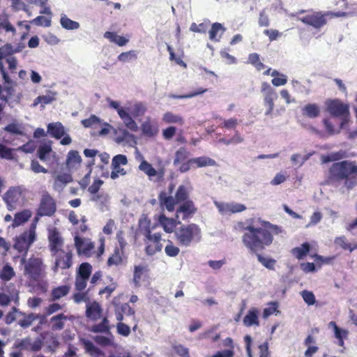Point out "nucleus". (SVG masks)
Returning <instances> with one entry per match:
<instances>
[{
	"label": "nucleus",
	"mask_w": 357,
	"mask_h": 357,
	"mask_svg": "<svg viewBox=\"0 0 357 357\" xmlns=\"http://www.w3.org/2000/svg\"><path fill=\"white\" fill-rule=\"evenodd\" d=\"M56 211V200L47 191H43L36 209L34 221L38 222L41 217L53 216Z\"/></svg>",
	"instance_id": "39448f33"
},
{
	"label": "nucleus",
	"mask_w": 357,
	"mask_h": 357,
	"mask_svg": "<svg viewBox=\"0 0 357 357\" xmlns=\"http://www.w3.org/2000/svg\"><path fill=\"white\" fill-rule=\"evenodd\" d=\"M132 59H137V54L135 50L122 52L118 56V60L122 62H127Z\"/></svg>",
	"instance_id": "e2e57ef3"
},
{
	"label": "nucleus",
	"mask_w": 357,
	"mask_h": 357,
	"mask_svg": "<svg viewBox=\"0 0 357 357\" xmlns=\"http://www.w3.org/2000/svg\"><path fill=\"white\" fill-rule=\"evenodd\" d=\"M47 133L57 139H61L65 135V128L61 123H50L47 125Z\"/></svg>",
	"instance_id": "f3484780"
},
{
	"label": "nucleus",
	"mask_w": 357,
	"mask_h": 357,
	"mask_svg": "<svg viewBox=\"0 0 357 357\" xmlns=\"http://www.w3.org/2000/svg\"><path fill=\"white\" fill-rule=\"evenodd\" d=\"M102 309L98 303L94 301L86 305V316L93 320H97L100 318Z\"/></svg>",
	"instance_id": "412c9836"
},
{
	"label": "nucleus",
	"mask_w": 357,
	"mask_h": 357,
	"mask_svg": "<svg viewBox=\"0 0 357 357\" xmlns=\"http://www.w3.org/2000/svg\"><path fill=\"white\" fill-rule=\"evenodd\" d=\"M109 330V321L107 318H104L100 324L92 326L90 331L93 333H108Z\"/></svg>",
	"instance_id": "c9c22d12"
},
{
	"label": "nucleus",
	"mask_w": 357,
	"mask_h": 357,
	"mask_svg": "<svg viewBox=\"0 0 357 357\" xmlns=\"http://www.w3.org/2000/svg\"><path fill=\"white\" fill-rule=\"evenodd\" d=\"M174 350L181 357H190L189 349L182 344L174 346Z\"/></svg>",
	"instance_id": "338daca9"
},
{
	"label": "nucleus",
	"mask_w": 357,
	"mask_h": 357,
	"mask_svg": "<svg viewBox=\"0 0 357 357\" xmlns=\"http://www.w3.org/2000/svg\"><path fill=\"white\" fill-rule=\"evenodd\" d=\"M159 222L162 226L164 230L167 233H172L174 230H176V226L177 224H181L179 220H176L174 218H167L164 215H161L159 217Z\"/></svg>",
	"instance_id": "6ab92c4d"
},
{
	"label": "nucleus",
	"mask_w": 357,
	"mask_h": 357,
	"mask_svg": "<svg viewBox=\"0 0 357 357\" xmlns=\"http://www.w3.org/2000/svg\"><path fill=\"white\" fill-rule=\"evenodd\" d=\"M165 252L169 257H176L178 255L180 250L178 247L174 246L172 242H169L165 248Z\"/></svg>",
	"instance_id": "0e129e2a"
},
{
	"label": "nucleus",
	"mask_w": 357,
	"mask_h": 357,
	"mask_svg": "<svg viewBox=\"0 0 357 357\" xmlns=\"http://www.w3.org/2000/svg\"><path fill=\"white\" fill-rule=\"evenodd\" d=\"M100 122V119L96 115H91L89 118L84 119L81 121L82 124L85 128H91L93 126L98 124Z\"/></svg>",
	"instance_id": "774afa93"
},
{
	"label": "nucleus",
	"mask_w": 357,
	"mask_h": 357,
	"mask_svg": "<svg viewBox=\"0 0 357 357\" xmlns=\"http://www.w3.org/2000/svg\"><path fill=\"white\" fill-rule=\"evenodd\" d=\"M220 31H222V33H223V32L225 31V29L220 23H213L211 26V30L209 31V38L211 40L218 41L219 39H216V35Z\"/></svg>",
	"instance_id": "09e8293b"
},
{
	"label": "nucleus",
	"mask_w": 357,
	"mask_h": 357,
	"mask_svg": "<svg viewBox=\"0 0 357 357\" xmlns=\"http://www.w3.org/2000/svg\"><path fill=\"white\" fill-rule=\"evenodd\" d=\"M310 245L305 242L301 247H296L292 249V254L294 255L298 259H303L310 252Z\"/></svg>",
	"instance_id": "2f4dec72"
},
{
	"label": "nucleus",
	"mask_w": 357,
	"mask_h": 357,
	"mask_svg": "<svg viewBox=\"0 0 357 357\" xmlns=\"http://www.w3.org/2000/svg\"><path fill=\"white\" fill-rule=\"evenodd\" d=\"M128 109L129 108H127L124 112H121L119 116L128 130L137 132L139 129L138 126L133 119L132 115L128 112Z\"/></svg>",
	"instance_id": "4468645a"
},
{
	"label": "nucleus",
	"mask_w": 357,
	"mask_h": 357,
	"mask_svg": "<svg viewBox=\"0 0 357 357\" xmlns=\"http://www.w3.org/2000/svg\"><path fill=\"white\" fill-rule=\"evenodd\" d=\"M20 49H14L11 44H6L3 47H0V61L7 56L20 52Z\"/></svg>",
	"instance_id": "58836bf2"
},
{
	"label": "nucleus",
	"mask_w": 357,
	"mask_h": 357,
	"mask_svg": "<svg viewBox=\"0 0 357 357\" xmlns=\"http://www.w3.org/2000/svg\"><path fill=\"white\" fill-rule=\"evenodd\" d=\"M261 91L264 95V105L266 107V116H271L274 109V100L278 98L276 91L268 83L261 84Z\"/></svg>",
	"instance_id": "0eeeda50"
},
{
	"label": "nucleus",
	"mask_w": 357,
	"mask_h": 357,
	"mask_svg": "<svg viewBox=\"0 0 357 357\" xmlns=\"http://www.w3.org/2000/svg\"><path fill=\"white\" fill-rule=\"evenodd\" d=\"M162 245L161 243H151L146 246L145 251L148 255H153L156 252L161 251Z\"/></svg>",
	"instance_id": "680f3d73"
},
{
	"label": "nucleus",
	"mask_w": 357,
	"mask_h": 357,
	"mask_svg": "<svg viewBox=\"0 0 357 357\" xmlns=\"http://www.w3.org/2000/svg\"><path fill=\"white\" fill-rule=\"evenodd\" d=\"M214 205L222 215L241 213L246 210L244 204L236 202H220L214 201Z\"/></svg>",
	"instance_id": "1a4fd4ad"
},
{
	"label": "nucleus",
	"mask_w": 357,
	"mask_h": 357,
	"mask_svg": "<svg viewBox=\"0 0 357 357\" xmlns=\"http://www.w3.org/2000/svg\"><path fill=\"white\" fill-rule=\"evenodd\" d=\"M122 261V258L120 255V253H119V249L116 248L114 249V254L110 257H109L108 260H107V265L111 266H113V265H119L121 263Z\"/></svg>",
	"instance_id": "6e6d98bb"
},
{
	"label": "nucleus",
	"mask_w": 357,
	"mask_h": 357,
	"mask_svg": "<svg viewBox=\"0 0 357 357\" xmlns=\"http://www.w3.org/2000/svg\"><path fill=\"white\" fill-rule=\"evenodd\" d=\"M303 112L307 117L314 119L319 115L320 109L317 105L309 103L303 108Z\"/></svg>",
	"instance_id": "c756f323"
},
{
	"label": "nucleus",
	"mask_w": 357,
	"mask_h": 357,
	"mask_svg": "<svg viewBox=\"0 0 357 357\" xmlns=\"http://www.w3.org/2000/svg\"><path fill=\"white\" fill-rule=\"evenodd\" d=\"M31 211L28 209H25L15 213L13 221V226L18 227L22 225L23 223L29 220V219L31 217Z\"/></svg>",
	"instance_id": "5701e85b"
},
{
	"label": "nucleus",
	"mask_w": 357,
	"mask_h": 357,
	"mask_svg": "<svg viewBox=\"0 0 357 357\" xmlns=\"http://www.w3.org/2000/svg\"><path fill=\"white\" fill-rule=\"evenodd\" d=\"M75 245L79 255H87L94 248L91 242L86 241L78 236L75 237Z\"/></svg>",
	"instance_id": "dca6fc26"
},
{
	"label": "nucleus",
	"mask_w": 357,
	"mask_h": 357,
	"mask_svg": "<svg viewBox=\"0 0 357 357\" xmlns=\"http://www.w3.org/2000/svg\"><path fill=\"white\" fill-rule=\"evenodd\" d=\"M197 208L192 200H188L179 206L176 209V219L181 218L182 220H187L191 218L196 212Z\"/></svg>",
	"instance_id": "9b49d317"
},
{
	"label": "nucleus",
	"mask_w": 357,
	"mask_h": 357,
	"mask_svg": "<svg viewBox=\"0 0 357 357\" xmlns=\"http://www.w3.org/2000/svg\"><path fill=\"white\" fill-rule=\"evenodd\" d=\"M15 275L13 268L8 264L3 266L0 275V278L5 281L10 280Z\"/></svg>",
	"instance_id": "5fc2aeb1"
},
{
	"label": "nucleus",
	"mask_w": 357,
	"mask_h": 357,
	"mask_svg": "<svg viewBox=\"0 0 357 357\" xmlns=\"http://www.w3.org/2000/svg\"><path fill=\"white\" fill-rule=\"evenodd\" d=\"M312 155V153H307L301 156L299 153H294L291 156V160L294 164L299 163V167H301Z\"/></svg>",
	"instance_id": "13d9d810"
},
{
	"label": "nucleus",
	"mask_w": 357,
	"mask_h": 357,
	"mask_svg": "<svg viewBox=\"0 0 357 357\" xmlns=\"http://www.w3.org/2000/svg\"><path fill=\"white\" fill-rule=\"evenodd\" d=\"M52 151V145L51 142L45 143L39 146L37 155L39 159L42 161H45L47 159V155Z\"/></svg>",
	"instance_id": "f704fd0d"
},
{
	"label": "nucleus",
	"mask_w": 357,
	"mask_h": 357,
	"mask_svg": "<svg viewBox=\"0 0 357 357\" xmlns=\"http://www.w3.org/2000/svg\"><path fill=\"white\" fill-rule=\"evenodd\" d=\"M53 255L56 257L54 266L52 267L54 273H56L59 268L67 269L72 266L73 254L70 250L66 252L61 250L56 254L53 253Z\"/></svg>",
	"instance_id": "6e6552de"
},
{
	"label": "nucleus",
	"mask_w": 357,
	"mask_h": 357,
	"mask_svg": "<svg viewBox=\"0 0 357 357\" xmlns=\"http://www.w3.org/2000/svg\"><path fill=\"white\" fill-rule=\"evenodd\" d=\"M301 295L303 299V301L308 305H312L316 302V298L314 294L311 291L303 290L301 292Z\"/></svg>",
	"instance_id": "4d7b16f0"
},
{
	"label": "nucleus",
	"mask_w": 357,
	"mask_h": 357,
	"mask_svg": "<svg viewBox=\"0 0 357 357\" xmlns=\"http://www.w3.org/2000/svg\"><path fill=\"white\" fill-rule=\"evenodd\" d=\"M162 121L166 123L177 124L179 126H183L185 123V120L183 116L170 112H167L164 114Z\"/></svg>",
	"instance_id": "393cba45"
},
{
	"label": "nucleus",
	"mask_w": 357,
	"mask_h": 357,
	"mask_svg": "<svg viewBox=\"0 0 357 357\" xmlns=\"http://www.w3.org/2000/svg\"><path fill=\"white\" fill-rule=\"evenodd\" d=\"M158 198L161 206H165L169 211H174V206L178 204L175 197L167 196L165 192H161Z\"/></svg>",
	"instance_id": "aec40b11"
},
{
	"label": "nucleus",
	"mask_w": 357,
	"mask_h": 357,
	"mask_svg": "<svg viewBox=\"0 0 357 357\" xmlns=\"http://www.w3.org/2000/svg\"><path fill=\"white\" fill-rule=\"evenodd\" d=\"M27 243H26V236L20 235L17 239L14 244V248L17 250L19 252L27 250L29 249Z\"/></svg>",
	"instance_id": "8fccbe9b"
},
{
	"label": "nucleus",
	"mask_w": 357,
	"mask_h": 357,
	"mask_svg": "<svg viewBox=\"0 0 357 357\" xmlns=\"http://www.w3.org/2000/svg\"><path fill=\"white\" fill-rule=\"evenodd\" d=\"M299 20L305 24L313 26L315 29H319L326 24V20L324 15L320 13L306 15L299 18Z\"/></svg>",
	"instance_id": "f8f14e48"
},
{
	"label": "nucleus",
	"mask_w": 357,
	"mask_h": 357,
	"mask_svg": "<svg viewBox=\"0 0 357 357\" xmlns=\"http://www.w3.org/2000/svg\"><path fill=\"white\" fill-rule=\"evenodd\" d=\"M93 340L98 344L101 346L111 345L112 343V339L110 337H105L103 335H96L93 337Z\"/></svg>",
	"instance_id": "69168bd1"
},
{
	"label": "nucleus",
	"mask_w": 357,
	"mask_h": 357,
	"mask_svg": "<svg viewBox=\"0 0 357 357\" xmlns=\"http://www.w3.org/2000/svg\"><path fill=\"white\" fill-rule=\"evenodd\" d=\"M262 225L263 227H258L250 224L243 228L242 242L251 253H257L270 245L273 240V235L282 232L280 227L268 222H263Z\"/></svg>",
	"instance_id": "f257e3e1"
},
{
	"label": "nucleus",
	"mask_w": 357,
	"mask_h": 357,
	"mask_svg": "<svg viewBox=\"0 0 357 357\" xmlns=\"http://www.w3.org/2000/svg\"><path fill=\"white\" fill-rule=\"evenodd\" d=\"M21 197V191L19 188L12 187L4 194L3 201L6 202L8 211H13L16 208V204Z\"/></svg>",
	"instance_id": "9d476101"
},
{
	"label": "nucleus",
	"mask_w": 357,
	"mask_h": 357,
	"mask_svg": "<svg viewBox=\"0 0 357 357\" xmlns=\"http://www.w3.org/2000/svg\"><path fill=\"white\" fill-rule=\"evenodd\" d=\"M82 162L81 156L77 151H70L67 155L66 163L69 167L79 164Z\"/></svg>",
	"instance_id": "4c0bfd02"
},
{
	"label": "nucleus",
	"mask_w": 357,
	"mask_h": 357,
	"mask_svg": "<svg viewBox=\"0 0 357 357\" xmlns=\"http://www.w3.org/2000/svg\"><path fill=\"white\" fill-rule=\"evenodd\" d=\"M139 169L149 176H155L157 174L156 170L149 162L144 160L140 163Z\"/></svg>",
	"instance_id": "37998d69"
},
{
	"label": "nucleus",
	"mask_w": 357,
	"mask_h": 357,
	"mask_svg": "<svg viewBox=\"0 0 357 357\" xmlns=\"http://www.w3.org/2000/svg\"><path fill=\"white\" fill-rule=\"evenodd\" d=\"M80 341L86 353H87L91 357H100L101 356H104V353L96 347L91 341L86 339H81Z\"/></svg>",
	"instance_id": "a211bd4d"
},
{
	"label": "nucleus",
	"mask_w": 357,
	"mask_h": 357,
	"mask_svg": "<svg viewBox=\"0 0 357 357\" xmlns=\"http://www.w3.org/2000/svg\"><path fill=\"white\" fill-rule=\"evenodd\" d=\"M69 291V287L66 285H62L54 288L52 291L51 296L52 300H58L61 297L68 294Z\"/></svg>",
	"instance_id": "e433bc0d"
},
{
	"label": "nucleus",
	"mask_w": 357,
	"mask_h": 357,
	"mask_svg": "<svg viewBox=\"0 0 357 357\" xmlns=\"http://www.w3.org/2000/svg\"><path fill=\"white\" fill-rule=\"evenodd\" d=\"M20 264L24 266V275L29 280L36 282L43 277L45 266L40 258L32 257L26 259L22 257Z\"/></svg>",
	"instance_id": "20e7f679"
},
{
	"label": "nucleus",
	"mask_w": 357,
	"mask_h": 357,
	"mask_svg": "<svg viewBox=\"0 0 357 357\" xmlns=\"http://www.w3.org/2000/svg\"><path fill=\"white\" fill-rule=\"evenodd\" d=\"M103 37L109 42L115 43L120 47L126 45L129 41L128 39L123 36H119L116 32L113 31H106Z\"/></svg>",
	"instance_id": "4be33fe9"
},
{
	"label": "nucleus",
	"mask_w": 357,
	"mask_h": 357,
	"mask_svg": "<svg viewBox=\"0 0 357 357\" xmlns=\"http://www.w3.org/2000/svg\"><path fill=\"white\" fill-rule=\"evenodd\" d=\"M114 133L116 136L114 141L118 144H122L123 142L128 143L131 140L135 141L134 135L130 133L126 129L124 128H119L114 129Z\"/></svg>",
	"instance_id": "2eb2a0df"
},
{
	"label": "nucleus",
	"mask_w": 357,
	"mask_h": 357,
	"mask_svg": "<svg viewBox=\"0 0 357 357\" xmlns=\"http://www.w3.org/2000/svg\"><path fill=\"white\" fill-rule=\"evenodd\" d=\"M57 93L53 91H47L45 95L40 96L41 99V107H44L45 105L52 103L56 100Z\"/></svg>",
	"instance_id": "49530a36"
},
{
	"label": "nucleus",
	"mask_w": 357,
	"mask_h": 357,
	"mask_svg": "<svg viewBox=\"0 0 357 357\" xmlns=\"http://www.w3.org/2000/svg\"><path fill=\"white\" fill-rule=\"evenodd\" d=\"M243 324L246 326H259L258 310L256 308L250 309L248 311L243 318Z\"/></svg>",
	"instance_id": "b1692460"
},
{
	"label": "nucleus",
	"mask_w": 357,
	"mask_h": 357,
	"mask_svg": "<svg viewBox=\"0 0 357 357\" xmlns=\"http://www.w3.org/2000/svg\"><path fill=\"white\" fill-rule=\"evenodd\" d=\"M31 23L37 26H43L49 27L51 26V20L44 16L40 15L31 21Z\"/></svg>",
	"instance_id": "bf43d9fd"
},
{
	"label": "nucleus",
	"mask_w": 357,
	"mask_h": 357,
	"mask_svg": "<svg viewBox=\"0 0 357 357\" xmlns=\"http://www.w3.org/2000/svg\"><path fill=\"white\" fill-rule=\"evenodd\" d=\"M189 197V190L188 187L183 185H181L178 186L176 194H175V199L176 202L178 203L185 202L186 201L190 200L188 199Z\"/></svg>",
	"instance_id": "7c9ffc66"
},
{
	"label": "nucleus",
	"mask_w": 357,
	"mask_h": 357,
	"mask_svg": "<svg viewBox=\"0 0 357 357\" xmlns=\"http://www.w3.org/2000/svg\"><path fill=\"white\" fill-rule=\"evenodd\" d=\"M142 133L149 137H153L158 132V129L153 127L149 121H146L142 124Z\"/></svg>",
	"instance_id": "a19ab883"
},
{
	"label": "nucleus",
	"mask_w": 357,
	"mask_h": 357,
	"mask_svg": "<svg viewBox=\"0 0 357 357\" xmlns=\"http://www.w3.org/2000/svg\"><path fill=\"white\" fill-rule=\"evenodd\" d=\"M128 163L127 157L125 155L119 154L112 158V167L114 169H120V165H125Z\"/></svg>",
	"instance_id": "c03bdc74"
},
{
	"label": "nucleus",
	"mask_w": 357,
	"mask_h": 357,
	"mask_svg": "<svg viewBox=\"0 0 357 357\" xmlns=\"http://www.w3.org/2000/svg\"><path fill=\"white\" fill-rule=\"evenodd\" d=\"M48 238L51 252L54 254L59 252L63 244V240L59 231L55 229L50 231Z\"/></svg>",
	"instance_id": "ddd939ff"
},
{
	"label": "nucleus",
	"mask_w": 357,
	"mask_h": 357,
	"mask_svg": "<svg viewBox=\"0 0 357 357\" xmlns=\"http://www.w3.org/2000/svg\"><path fill=\"white\" fill-rule=\"evenodd\" d=\"M190 156V152L184 147L179 148L175 153V158L174 160V165L176 166L178 164L185 162Z\"/></svg>",
	"instance_id": "473e14b6"
},
{
	"label": "nucleus",
	"mask_w": 357,
	"mask_h": 357,
	"mask_svg": "<svg viewBox=\"0 0 357 357\" xmlns=\"http://www.w3.org/2000/svg\"><path fill=\"white\" fill-rule=\"evenodd\" d=\"M354 175H357V165L355 162L348 160L335 162L329 169L328 181L334 184Z\"/></svg>",
	"instance_id": "f03ea898"
},
{
	"label": "nucleus",
	"mask_w": 357,
	"mask_h": 357,
	"mask_svg": "<svg viewBox=\"0 0 357 357\" xmlns=\"http://www.w3.org/2000/svg\"><path fill=\"white\" fill-rule=\"evenodd\" d=\"M20 315H24V313L19 311L18 309H17L15 307H13L10 312H9L6 317H5V322L6 324H11L17 318L16 314Z\"/></svg>",
	"instance_id": "052dcab7"
},
{
	"label": "nucleus",
	"mask_w": 357,
	"mask_h": 357,
	"mask_svg": "<svg viewBox=\"0 0 357 357\" xmlns=\"http://www.w3.org/2000/svg\"><path fill=\"white\" fill-rule=\"evenodd\" d=\"M146 271V267L142 265L135 266L133 273V283L135 287H140V280L143 273Z\"/></svg>",
	"instance_id": "72a5a7b5"
},
{
	"label": "nucleus",
	"mask_w": 357,
	"mask_h": 357,
	"mask_svg": "<svg viewBox=\"0 0 357 357\" xmlns=\"http://www.w3.org/2000/svg\"><path fill=\"white\" fill-rule=\"evenodd\" d=\"M326 105L328 111L332 116L342 118L340 128H344L345 125L349 122L350 114L349 105L337 99L327 101Z\"/></svg>",
	"instance_id": "423d86ee"
},
{
	"label": "nucleus",
	"mask_w": 357,
	"mask_h": 357,
	"mask_svg": "<svg viewBox=\"0 0 357 357\" xmlns=\"http://www.w3.org/2000/svg\"><path fill=\"white\" fill-rule=\"evenodd\" d=\"M258 261L266 268L274 270L276 261L273 259L264 257L260 254H256Z\"/></svg>",
	"instance_id": "79ce46f5"
},
{
	"label": "nucleus",
	"mask_w": 357,
	"mask_h": 357,
	"mask_svg": "<svg viewBox=\"0 0 357 357\" xmlns=\"http://www.w3.org/2000/svg\"><path fill=\"white\" fill-rule=\"evenodd\" d=\"M73 181L72 176L70 174L63 173L56 176L54 181V187L60 186L61 185H66Z\"/></svg>",
	"instance_id": "a18cd8bd"
},
{
	"label": "nucleus",
	"mask_w": 357,
	"mask_h": 357,
	"mask_svg": "<svg viewBox=\"0 0 357 357\" xmlns=\"http://www.w3.org/2000/svg\"><path fill=\"white\" fill-rule=\"evenodd\" d=\"M208 25L209 22H202L199 24L193 22L190 26V31L195 33H204L206 32Z\"/></svg>",
	"instance_id": "603ef678"
},
{
	"label": "nucleus",
	"mask_w": 357,
	"mask_h": 357,
	"mask_svg": "<svg viewBox=\"0 0 357 357\" xmlns=\"http://www.w3.org/2000/svg\"><path fill=\"white\" fill-rule=\"evenodd\" d=\"M334 243L343 250H349L350 252H352L351 243L348 242L347 238L344 236L336 237L335 238Z\"/></svg>",
	"instance_id": "de8ad7c7"
},
{
	"label": "nucleus",
	"mask_w": 357,
	"mask_h": 357,
	"mask_svg": "<svg viewBox=\"0 0 357 357\" xmlns=\"http://www.w3.org/2000/svg\"><path fill=\"white\" fill-rule=\"evenodd\" d=\"M64 320H67V317L63 313H60L52 317L50 319L52 323V329L53 331H61L64 327Z\"/></svg>",
	"instance_id": "c85d7f7f"
},
{
	"label": "nucleus",
	"mask_w": 357,
	"mask_h": 357,
	"mask_svg": "<svg viewBox=\"0 0 357 357\" xmlns=\"http://www.w3.org/2000/svg\"><path fill=\"white\" fill-rule=\"evenodd\" d=\"M190 162H193L197 167H204L207 166L214 167L217 165V162L215 160L207 156L190 158Z\"/></svg>",
	"instance_id": "a878e982"
},
{
	"label": "nucleus",
	"mask_w": 357,
	"mask_h": 357,
	"mask_svg": "<svg viewBox=\"0 0 357 357\" xmlns=\"http://www.w3.org/2000/svg\"><path fill=\"white\" fill-rule=\"evenodd\" d=\"M40 316L38 314L30 313L26 316H24V319L19 321L18 324L25 328L30 326L33 321L39 319Z\"/></svg>",
	"instance_id": "ea45409f"
},
{
	"label": "nucleus",
	"mask_w": 357,
	"mask_h": 357,
	"mask_svg": "<svg viewBox=\"0 0 357 357\" xmlns=\"http://www.w3.org/2000/svg\"><path fill=\"white\" fill-rule=\"evenodd\" d=\"M126 108H129L128 112L134 118L143 116L146 111V106L142 102H137L130 107H126Z\"/></svg>",
	"instance_id": "bb28decb"
},
{
	"label": "nucleus",
	"mask_w": 357,
	"mask_h": 357,
	"mask_svg": "<svg viewBox=\"0 0 357 357\" xmlns=\"http://www.w3.org/2000/svg\"><path fill=\"white\" fill-rule=\"evenodd\" d=\"M92 271V266L89 263L81 264L78 270V276L89 278Z\"/></svg>",
	"instance_id": "3c124183"
},
{
	"label": "nucleus",
	"mask_w": 357,
	"mask_h": 357,
	"mask_svg": "<svg viewBox=\"0 0 357 357\" xmlns=\"http://www.w3.org/2000/svg\"><path fill=\"white\" fill-rule=\"evenodd\" d=\"M206 91V89H199L197 90L196 91H194L192 93L185 94V95H175L173 93H170L168 95V97L173 99H185V98H191L196 96L200 95L204 93Z\"/></svg>",
	"instance_id": "864d4df0"
},
{
	"label": "nucleus",
	"mask_w": 357,
	"mask_h": 357,
	"mask_svg": "<svg viewBox=\"0 0 357 357\" xmlns=\"http://www.w3.org/2000/svg\"><path fill=\"white\" fill-rule=\"evenodd\" d=\"M60 24L66 30H77L80 26L79 22L70 20L65 14L61 15Z\"/></svg>",
	"instance_id": "cd10ccee"
},
{
	"label": "nucleus",
	"mask_w": 357,
	"mask_h": 357,
	"mask_svg": "<svg viewBox=\"0 0 357 357\" xmlns=\"http://www.w3.org/2000/svg\"><path fill=\"white\" fill-rule=\"evenodd\" d=\"M174 232L179 245L185 247H188L193 243H198L202 238L201 229L194 223L182 225L176 228Z\"/></svg>",
	"instance_id": "7ed1b4c3"
}]
</instances>
